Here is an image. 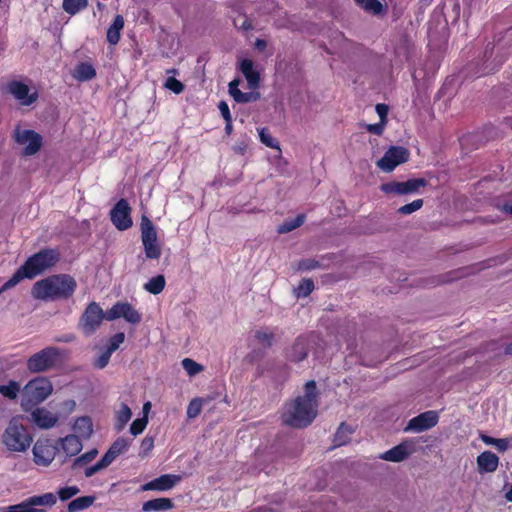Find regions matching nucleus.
Here are the masks:
<instances>
[{
    "instance_id": "obj_1",
    "label": "nucleus",
    "mask_w": 512,
    "mask_h": 512,
    "mask_svg": "<svg viewBox=\"0 0 512 512\" xmlns=\"http://www.w3.org/2000/svg\"><path fill=\"white\" fill-rule=\"evenodd\" d=\"M319 392L314 380H309L304 385V395H299L284 404L281 415L283 425L303 429L308 427L318 413Z\"/></svg>"
},
{
    "instance_id": "obj_2",
    "label": "nucleus",
    "mask_w": 512,
    "mask_h": 512,
    "mask_svg": "<svg viewBox=\"0 0 512 512\" xmlns=\"http://www.w3.org/2000/svg\"><path fill=\"white\" fill-rule=\"evenodd\" d=\"M77 286V281L70 274H54L37 281L31 293L39 300H68L74 295Z\"/></svg>"
},
{
    "instance_id": "obj_3",
    "label": "nucleus",
    "mask_w": 512,
    "mask_h": 512,
    "mask_svg": "<svg viewBox=\"0 0 512 512\" xmlns=\"http://www.w3.org/2000/svg\"><path fill=\"white\" fill-rule=\"evenodd\" d=\"M32 435L19 418H13L5 429L2 441L9 451L24 452L32 443Z\"/></svg>"
},
{
    "instance_id": "obj_4",
    "label": "nucleus",
    "mask_w": 512,
    "mask_h": 512,
    "mask_svg": "<svg viewBox=\"0 0 512 512\" xmlns=\"http://www.w3.org/2000/svg\"><path fill=\"white\" fill-rule=\"evenodd\" d=\"M52 390L51 382L44 377L30 380L22 391L21 405L23 409L28 411L37 406L52 393Z\"/></svg>"
},
{
    "instance_id": "obj_5",
    "label": "nucleus",
    "mask_w": 512,
    "mask_h": 512,
    "mask_svg": "<svg viewBox=\"0 0 512 512\" xmlns=\"http://www.w3.org/2000/svg\"><path fill=\"white\" fill-rule=\"evenodd\" d=\"M62 357L63 354L60 348L48 346L31 355L27 359L26 367L32 373L46 372L61 362Z\"/></svg>"
},
{
    "instance_id": "obj_6",
    "label": "nucleus",
    "mask_w": 512,
    "mask_h": 512,
    "mask_svg": "<svg viewBox=\"0 0 512 512\" xmlns=\"http://www.w3.org/2000/svg\"><path fill=\"white\" fill-rule=\"evenodd\" d=\"M427 184L425 178H411L406 181L392 180L382 183L379 189L387 196H407L419 193L420 189L426 187Z\"/></svg>"
},
{
    "instance_id": "obj_7",
    "label": "nucleus",
    "mask_w": 512,
    "mask_h": 512,
    "mask_svg": "<svg viewBox=\"0 0 512 512\" xmlns=\"http://www.w3.org/2000/svg\"><path fill=\"white\" fill-rule=\"evenodd\" d=\"M60 259V254L56 249L45 248L30 256L24 265L33 278L43 273L45 270L53 267Z\"/></svg>"
},
{
    "instance_id": "obj_8",
    "label": "nucleus",
    "mask_w": 512,
    "mask_h": 512,
    "mask_svg": "<svg viewBox=\"0 0 512 512\" xmlns=\"http://www.w3.org/2000/svg\"><path fill=\"white\" fill-rule=\"evenodd\" d=\"M141 240L147 259H159L161 247L157 241V231L148 216L143 215L140 222Z\"/></svg>"
},
{
    "instance_id": "obj_9",
    "label": "nucleus",
    "mask_w": 512,
    "mask_h": 512,
    "mask_svg": "<svg viewBox=\"0 0 512 512\" xmlns=\"http://www.w3.org/2000/svg\"><path fill=\"white\" fill-rule=\"evenodd\" d=\"M13 138L19 145H25L22 150L23 156L37 154L43 146V137L32 129H21L17 126L14 129Z\"/></svg>"
},
{
    "instance_id": "obj_10",
    "label": "nucleus",
    "mask_w": 512,
    "mask_h": 512,
    "mask_svg": "<svg viewBox=\"0 0 512 512\" xmlns=\"http://www.w3.org/2000/svg\"><path fill=\"white\" fill-rule=\"evenodd\" d=\"M104 319V312L100 305L96 302H91L85 308L81 315L78 323L79 329L86 336H90L96 332V330L102 324Z\"/></svg>"
},
{
    "instance_id": "obj_11",
    "label": "nucleus",
    "mask_w": 512,
    "mask_h": 512,
    "mask_svg": "<svg viewBox=\"0 0 512 512\" xmlns=\"http://www.w3.org/2000/svg\"><path fill=\"white\" fill-rule=\"evenodd\" d=\"M409 150L403 146H391L377 161V166L384 172L390 173L409 160Z\"/></svg>"
},
{
    "instance_id": "obj_12",
    "label": "nucleus",
    "mask_w": 512,
    "mask_h": 512,
    "mask_svg": "<svg viewBox=\"0 0 512 512\" xmlns=\"http://www.w3.org/2000/svg\"><path fill=\"white\" fill-rule=\"evenodd\" d=\"M130 213L131 208L125 199H120L112 208L110 212L111 221L118 230L124 231L132 226Z\"/></svg>"
},
{
    "instance_id": "obj_13",
    "label": "nucleus",
    "mask_w": 512,
    "mask_h": 512,
    "mask_svg": "<svg viewBox=\"0 0 512 512\" xmlns=\"http://www.w3.org/2000/svg\"><path fill=\"white\" fill-rule=\"evenodd\" d=\"M58 450L50 440L39 439L33 447L34 462L37 465L48 466L55 458Z\"/></svg>"
},
{
    "instance_id": "obj_14",
    "label": "nucleus",
    "mask_w": 512,
    "mask_h": 512,
    "mask_svg": "<svg viewBox=\"0 0 512 512\" xmlns=\"http://www.w3.org/2000/svg\"><path fill=\"white\" fill-rule=\"evenodd\" d=\"M118 318H124L131 324H138L142 319L141 314L128 302H117L108 311V320H115Z\"/></svg>"
},
{
    "instance_id": "obj_15",
    "label": "nucleus",
    "mask_w": 512,
    "mask_h": 512,
    "mask_svg": "<svg viewBox=\"0 0 512 512\" xmlns=\"http://www.w3.org/2000/svg\"><path fill=\"white\" fill-rule=\"evenodd\" d=\"M7 90L23 106H30L38 98L37 91L30 93L29 86L18 80L10 81L7 84Z\"/></svg>"
},
{
    "instance_id": "obj_16",
    "label": "nucleus",
    "mask_w": 512,
    "mask_h": 512,
    "mask_svg": "<svg viewBox=\"0 0 512 512\" xmlns=\"http://www.w3.org/2000/svg\"><path fill=\"white\" fill-rule=\"evenodd\" d=\"M439 417L435 411H426L409 420L406 430L422 432L434 427Z\"/></svg>"
},
{
    "instance_id": "obj_17",
    "label": "nucleus",
    "mask_w": 512,
    "mask_h": 512,
    "mask_svg": "<svg viewBox=\"0 0 512 512\" xmlns=\"http://www.w3.org/2000/svg\"><path fill=\"white\" fill-rule=\"evenodd\" d=\"M181 476L175 474H163L141 486V491H168L172 489Z\"/></svg>"
},
{
    "instance_id": "obj_18",
    "label": "nucleus",
    "mask_w": 512,
    "mask_h": 512,
    "mask_svg": "<svg viewBox=\"0 0 512 512\" xmlns=\"http://www.w3.org/2000/svg\"><path fill=\"white\" fill-rule=\"evenodd\" d=\"M411 453L412 449L410 444L407 442H402L382 453L380 458L390 462H401L405 460Z\"/></svg>"
},
{
    "instance_id": "obj_19",
    "label": "nucleus",
    "mask_w": 512,
    "mask_h": 512,
    "mask_svg": "<svg viewBox=\"0 0 512 512\" xmlns=\"http://www.w3.org/2000/svg\"><path fill=\"white\" fill-rule=\"evenodd\" d=\"M31 416L34 423L42 429H49L58 421V416L45 408H36Z\"/></svg>"
},
{
    "instance_id": "obj_20",
    "label": "nucleus",
    "mask_w": 512,
    "mask_h": 512,
    "mask_svg": "<svg viewBox=\"0 0 512 512\" xmlns=\"http://www.w3.org/2000/svg\"><path fill=\"white\" fill-rule=\"evenodd\" d=\"M477 465L480 473H492L498 468L499 458L491 451H484L478 455Z\"/></svg>"
},
{
    "instance_id": "obj_21",
    "label": "nucleus",
    "mask_w": 512,
    "mask_h": 512,
    "mask_svg": "<svg viewBox=\"0 0 512 512\" xmlns=\"http://www.w3.org/2000/svg\"><path fill=\"white\" fill-rule=\"evenodd\" d=\"M129 446L130 442L127 439L119 437L112 443L102 458L110 465L119 455L124 453Z\"/></svg>"
},
{
    "instance_id": "obj_22",
    "label": "nucleus",
    "mask_w": 512,
    "mask_h": 512,
    "mask_svg": "<svg viewBox=\"0 0 512 512\" xmlns=\"http://www.w3.org/2000/svg\"><path fill=\"white\" fill-rule=\"evenodd\" d=\"M308 355V341L305 336H299L296 338L290 354L289 359L294 362L303 361Z\"/></svg>"
},
{
    "instance_id": "obj_23",
    "label": "nucleus",
    "mask_w": 512,
    "mask_h": 512,
    "mask_svg": "<svg viewBox=\"0 0 512 512\" xmlns=\"http://www.w3.org/2000/svg\"><path fill=\"white\" fill-rule=\"evenodd\" d=\"M59 442L61 449L68 457L75 456L82 450V442L77 435H68Z\"/></svg>"
},
{
    "instance_id": "obj_24",
    "label": "nucleus",
    "mask_w": 512,
    "mask_h": 512,
    "mask_svg": "<svg viewBox=\"0 0 512 512\" xmlns=\"http://www.w3.org/2000/svg\"><path fill=\"white\" fill-rule=\"evenodd\" d=\"M240 71L244 75L251 88L258 86L260 82V74L254 69V64L251 59H243L241 61Z\"/></svg>"
},
{
    "instance_id": "obj_25",
    "label": "nucleus",
    "mask_w": 512,
    "mask_h": 512,
    "mask_svg": "<svg viewBox=\"0 0 512 512\" xmlns=\"http://www.w3.org/2000/svg\"><path fill=\"white\" fill-rule=\"evenodd\" d=\"M174 503L170 498H155L143 503L142 510L144 512H164L172 509Z\"/></svg>"
},
{
    "instance_id": "obj_26",
    "label": "nucleus",
    "mask_w": 512,
    "mask_h": 512,
    "mask_svg": "<svg viewBox=\"0 0 512 512\" xmlns=\"http://www.w3.org/2000/svg\"><path fill=\"white\" fill-rule=\"evenodd\" d=\"M24 278L33 279L30 272L23 264L16 272L0 287V294L6 290H9L20 283Z\"/></svg>"
},
{
    "instance_id": "obj_27",
    "label": "nucleus",
    "mask_w": 512,
    "mask_h": 512,
    "mask_svg": "<svg viewBox=\"0 0 512 512\" xmlns=\"http://www.w3.org/2000/svg\"><path fill=\"white\" fill-rule=\"evenodd\" d=\"M74 431L78 434L77 436L84 439L90 438L93 433V423L90 417L82 416L78 417L74 423Z\"/></svg>"
},
{
    "instance_id": "obj_28",
    "label": "nucleus",
    "mask_w": 512,
    "mask_h": 512,
    "mask_svg": "<svg viewBox=\"0 0 512 512\" xmlns=\"http://www.w3.org/2000/svg\"><path fill=\"white\" fill-rule=\"evenodd\" d=\"M124 27V19L121 15H116L112 24L107 30V41L111 45H116L120 40V32Z\"/></svg>"
},
{
    "instance_id": "obj_29",
    "label": "nucleus",
    "mask_w": 512,
    "mask_h": 512,
    "mask_svg": "<svg viewBox=\"0 0 512 512\" xmlns=\"http://www.w3.org/2000/svg\"><path fill=\"white\" fill-rule=\"evenodd\" d=\"M95 76L96 70L88 62H80L75 68L74 77L79 81H89L95 78Z\"/></svg>"
},
{
    "instance_id": "obj_30",
    "label": "nucleus",
    "mask_w": 512,
    "mask_h": 512,
    "mask_svg": "<svg viewBox=\"0 0 512 512\" xmlns=\"http://www.w3.org/2000/svg\"><path fill=\"white\" fill-rule=\"evenodd\" d=\"M353 432L354 430L350 426H348L345 422H342L334 435V446H342L347 444Z\"/></svg>"
},
{
    "instance_id": "obj_31",
    "label": "nucleus",
    "mask_w": 512,
    "mask_h": 512,
    "mask_svg": "<svg viewBox=\"0 0 512 512\" xmlns=\"http://www.w3.org/2000/svg\"><path fill=\"white\" fill-rule=\"evenodd\" d=\"M94 496H82L72 500L68 504V512H78L89 508L95 501Z\"/></svg>"
},
{
    "instance_id": "obj_32",
    "label": "nucleus",
    "mask_w": 512,
    "mask_h": 512,
    "mask_svg": "<svg viewBox=\"0 0 512 512\" xmlns=\"http://www.w3.org/2000/svg\"><path fill=\"white\" fill-rule=\"evenodd\" d=\"M165 285V277L163 275H157L144 284V289L153 295H158L164 290Z\"/></svg>"
},
{
    "instance_id": "obj_33",
    "label": "nucleus",
    "mask_w": 512,
    "mask_h": 512,
    "mask_svg": "<svg viewBox=\"0 0 512 512\" xmlns=\"http://www.w3.org/2000/svg\"><path fill=\"white\" fill-rule=\"evenodd\" d=\"M305 218L304 214H299L293 219L285 220L281 225H279L277 229L278 233L285 234L297 229L305 222Z\"/></svg>"
},
{
    "instance_id": "obj_34",
    "label": "nucleus",
    "mask_w": 512,
    "mask_h": 512,
    "mask_svg": "<svg viewBox=\"0 0 512 512\" xmlns=\"http://www.w3.org/2000/svg\"><path fill=\"white\" fill-rule=\"evenodd\" d=\"M132 417V411L129 406L122 403L119 411L117 412L115 428L117 431H121Z\"/></svg>"
},
{
    "instance_id": "obj_35",
    "label": "nucleus",
    "mask_w": 512,
    "mask_h": 512,
    "mask_svg": "<svg viewBox=\"0 0 512 512\" xmlns=\"http://www.w3.org/2000/svg\"><path fill=\"white\" fill-rule=\"evenodd\" d=\"M88 6V0H63L62 8L69 15L73 16Z\"/></svg>"
},
{
    "instance_id": "obj_36",
    "label": "nucleus",
    "mask_w": 512,
    "mask_h": 512,
    "mask_svg": "<svg viewBox=\"0 0 512 512\" xmlns=\"http://www.w3.org/2000/svg\"><path fill=\"white\" fill-rule=\"evenodd\" d=\"M19 392L20 384L14 380L9 381L6 385H0V394L10 400L16 399Z\"/></svg>"
},
{
    "instance_id": "obj_37",
    "label": "nucleus",
    "mask_w": 512,
    "mask_h": 512,
    "mask_svg": "<svg viewBox=\"0 0 512 512\" xmlns=\"http://www.w3.org/2000/svg\"><path fill=\"white\" fill-rule=\"evenodd\" d=\"M97 454L98 450L95 448L85 452L84 454L80 455L74 460L72 468L77 469L78 467H82L89 464L96 458Z\"/></svg>"
},
{
    "instance_id": "obj_38",
    "label": "nucleus",
    "mask_w": 512,
    "mask_h": 512,
    "mask_svg": "<svg viewBox=\"0 0 512 512\" xmlns=\"http://www.w3.org/2000/svg\"><path fill=\"white\" fill-rule=\"evenodd\" d=\"M260 141L267 147L277 149L280 151V145L277 139H275L267 128H261L259 130Z\"/></svg>"
},
{
    "instance_id": "obj_39",
    "label": "nucleus",
    "mask_w": 512,
    "mask_h": 512,
    "mask_svg": "<svg viewBox=\"0 0 512 512\" xmlns=\"http://www.w3.org/2000/svg\"><path fill=\"white\" fill-rule=\"evenodd\" d=\"M314 282L310 278H304L295 289L297 297H307L314 290Z\"/></svg>"
},
{
    "instance_id": "obj_40",
    "label": "nucleus",
    "mask_w": 512,
    "mask_h": 512,
    "mask_svg": "<svg viewBox=\"0 0 512 512\" xmlns=\"http://www.w3.org/2000/svg\"><path fill=\"white\" fill-rule=\"evenodd\" d=\"M202 406H203L202 398L197 397V398L192 399L187 406L186 414H187L188 419H194L197 416H199L202 411Z\"/></svg>"
},
{
    "instance_id": "obj_41",
    "label": "nucleus",
    "mask_w": 512,
    "mask_h": 512,
    "mask_svg": "<svg viewBox=\"0 0 512 512\" xmlns=\"http://www.w3.org/2000/svg\"><path fill=\"white\" fill-rule=\"evenodd\" d=\"M254 337L264 347L269 348L273 344L275 334L273 332L260 329L255 331Z\"/></svg>"
},
{
    "instance_id": "obj_42",
    "label": "nucleus",
    "mask_w": 512,
    "mask_h": 512,
    "mask_svg": "<svg viewBox=\"0 0 512 512\" xmlns=\"http://www.w3.org/2000/svg\"><path fill=\"white\" fill-rule=\"evenodd\" d=\"M423 204H424L423 199H421V198L415 199L412 202L399 207L397 210V213L400 215L412 214V213L418 211L419 209H421L423 207Z\"/></svg>"
},
{
    "instance_id": "obj_43",
    "label": "nucleus",
    "mask_w": 512,
    "mask_h": 512,
    "mask_svg": "<svg viewBox=\"0 0 512 512\" xmlns=\"http://www.w3.org/2000/svg\"><path fill=\"white\" fill-rule=\"evenodd\" d=\"M182 366L190 376H194L203 370L202 365L190 358H184L182 360Z\"/></svg>"
},
{
    "instance_id": "obj_44",
    "label": "nucleus",
    "mask_w": 512,
    "mask_h": 512,
    "mask_svg": "<svg viewBox=\"0 0 512 512\" xmlns=\"http://www.w3.org/2000/svg\"><path fill=\"white\" fill-rule=\"evenodd\" d=\"M147 424H148L147 415H144L142 418L135 419L130 425V433L133 436H137V435L141 434L145 430Z\"/></svg>"
},
{
    "instance_id": "obj_45",
    "label": "nucleus",
    "mask_w": 512,
    "mask_h": 512,
    "mask_svg": "<svg viewBox=\"0 0 512 512\" xmlns=\"http://www.w3.org/2000/svg\"><path fill=\"white\" fill-rule=\"evenodd\" d=\"M164 87L175 94L182 93L185 88L184 84L175 77H168L164 83Z\"/></svg>"
},
{
    "instance_id": "obj_46",
    "label": "nucleus",
    "mask_w": 512,
    "mask_h": 512,
    "mask_svg": "<svg viewBox=\"0 0 512 512\" xmlns=\"http://www.w3.org/2000/svg\"><path fill=\"white\" fill-rule=\"evenodd\" d=\"M124 340H125V334L123 332H118V333L114 334L109 339V343H108L106 350L112 354L120 347V345L124 342Z\"/></svg>"
},
{
    "instance_id": "obj_47",
    "label": "nucleus",
    "mask_w": 512,
    "mask_h": 512,
    "mask_svg": "<svg viewBox=\"0 0 512 512\" xmlns=\"http://www.w3.org/2000/svg\"><path fill=\"white\" fill-rule=\"evenodd\" d=\"M153 448H154V437L145 436L143 438V440L141 441L139 456L141 458L148 456L149 453L153 450Z\"/></svg>"
},
{
    "instance_id": "obj_48",
    "label": "nucleus",
    "mask_w": 512,
    "mask_h": 512,
    "mask_svg": "<svg viewBox=\"0 0 512 512\" xmlns=\"http://www.w3.org/2000/svg\"><path fill=\"white\" fill-rule=\"evenodd\" d=\"M80 492V489L77 486H66L60 488L57 492L58 497L61 501H66L77 495Z\"/></svg>"
},
{
    "instance_id": "obj_49",
    "label": "nucleus",
    "mask_w": 512,
    "mask_h": 512,
    "mask_svg": "<svg viewBox=\"0 0 512 512\" xmlns=\"http://www.w3.org/2000/svg\"><path fill=\"white\" fill-rule=\"evenodd\" d=\"M320 262L313 258L301 259L297 264V269L300 271H310L319 268Z\"/></svg>"
},
{
    "instance_id": "obj_50",
    "label": "nucleus",
    "mask_w": 512,
    "mask_h": 512,
    "mask_svg": "<svg viewBox=\"0 0 512 512\" xmlns=\"http://www.w3.org/2000/svg\"><path fill=\"white\" fill-rule=\"evenodd\" d=\"M362 8L376 15L383 11V5L379 0H366Z\"/></svg>"
},
{
    "instance_id": "obj_51",
    "label": "nucleus",
    "mask_w": 512,
    "mask_h": 512,
    "mask_svg": "<svg viewBox=\"0 0 512 512\" xmlns=\"http://www.w3.org/2000/svg\"><path fill=\"white\" fill-rule=\"evenodd\" d=\"M109 465L104 461L103 458H101L99 461H97V463H95L94 465L92 466H89L85 469V476L87 478L89 477H92L94 474H96L97 472H99L100 470L102 469H105L106 467H108Z\"/></svg>"
},
{
    "instance_id": "obj_52",
    "label": "nucleus",
    "mask_w": 512,
    "mask_h": 512,
    "mask_svg": "<svg viewBox=\"0 0 512 512\" xmlns=\"http://www.w3.org/2000/svg\"><path fill=\"white\" fill-rule=\"evenodd\" d=\"M111 355L112 354L109 351L105 350L98 358L95 359L93 365L98 369L105 368L110 361Z\"/></svg>"
},
{
    "instance_id": "obj_53",
    "label": "nucleus",
    "mask_w": 512,
    "mask_h": 512,
    "mask_svg": "<svg viewBox=\"0 0 512 512\" xmlns=\"http://www.w3.org/2000/svg\"><path fill=\"white\" fill-rule=\"evenodd\" d=\"M386 124L383 122H378L374 124H368L366 126V130L374 135H382L385 130Z\"/></svg>"
},
{
    "instance_id": "obj_54",
    "label": "nucleus",
    "mask_w": 512,
    "mask_h": 512,
    "mask_svg": "<svg viewBox=\"0 0 512 512\" xmlns=\"http://www.w3.org/2000/svg\"><path fill=\"white\" fill-rule=\"evenodd\" d=\"M375 110L379 116V121L383 122L387 125V115L389 111V107L386 104L379 103L376 105Z\"/></svg>"
},
{
    "instance_id": "obj_55",
    "label": "nucleus",
    "mask_w": 512,
    "mask_h": 512,
    "mask_svg": "<svg viewBox=\"0 0 512 512\" xmlns=\"http://www.w3.org/2000/svg\"><path fill=\"white\" fill-rule=\"evenodd\" d=\"M255 99L256 97H254L253 93H244L241 91L240 93H236L234 100L237 103H249Z\"/></svg>"
},
{
    "instance_id": "obj_56",
    "label": "nucleus",
    "mask_w": 512,
    "mask_h": 512,
    "mask_svg": "<svg viewBox=\"0 0 512 512\" xmlns=\"http://www.w3.org/2000/svg\"><path fill=\"white\" fill-rule=\"evenodd\" d=\"M510 446V439L508 438H498L495 444V448L498 452H505Z\"/></svg>"
},
{
    "instance_id": "obj_57",
    "label": "nucleus",
    "mask_w": 512,
    "mask_h": 512,
    "mask_svg": "<svg viewBox=\"0 0 512 512\" xmlns=\"http://www.w3.org/2000/svg\"><path fill=\"white\" fill-rule=\"evenodd\" d=\"M218 108L224 121L232 119L229 106L225 101H220Z\"/></svg>"
},
{
    "instance_id": "obj_58",
    "label": "nucleus",
    "mask_w": 512,
    "mask_h": 512,
    "mask_svg": "<svg viewBox=\"0 0 512 512\" xmlns=\"http://www.w3.org/2000/svg\"><path fill=\"white\" fill-rule=\"evenodd\" d=\"M238 80H233L229 83V93L235 99L236 93H240L241 90L238 89Z\"/></svg>"
},
{
    "instance_id": "obj_59",
    "label": "nucleus",
    "mask_w": 512,
    "mask_h": 512,
    "mask_svg": "<svg viewBox=\"0 0 512 512\" xmlns=\"http://www.w3.org/2000/svg\"><path fill=\"white\" fill-rule=\"evenodd\" d=\"M480 439L487 445L495 446L496 441L498 438H493L491 436H488L486 434H480Z\"/></svg>"
},
{
    "instance_id": "obj_60",
    "label": "nucleus",
    "mask_w": 512,
    "mask_h": 512,
    "mask_svg": "<svg viewBox=\"0 0 512 512\" xmlns=\"http://www.w3.org/2000/svg\"><path fill=\"white\" fill-rule=\"evenodd\" d=\"M75 340V335L73 334H65L62 337L57 338L58 342L69 343Z\"/></svg>"
},
{
    "instance_id": "obj_61",
    "label": "nucleus",
    "mask_w": 512,
    "mask_h": 512,
    "mask_svg": "<svg viewBox=\"0 0 512 512\" xmlns=\"http://www.w3.org/2000/svg\"><path fill=\"white\" fill-rule=\"evenodd\" d=\"M255 47L256 49L262 51L267 47V42L264 39H256Z\"/></svg>"
},
{
    "instance_id": "obj_62",
    "label": "nucleus",
    "mask_w": 512,
    "mask_h": 512,
    "mask_svg": "<svg viewBox=\"0 0 512 512\" xmlns=\"http://www.w3.org/2000/svg\"><path fill=\"white\" fill-rule=\"evenodd\" d=\"M224 130H225V133L227 135H230L232 133V131H233L232 119L225 120V128H224Z\"/></svg>"
},
{
    "instance_id": "obj_63",
    "label": "nucleus",
    "mask_w": 512,
    "mask_h": 512,
    "mask_svg": "<svg viewBox=\"0 0 512 512\" xmlns=\"http://www.w3.org/2000/svg\"><path fill=\"white\" fill-rule=\"evenodd\" d=\"M241 28L245 31H249L253 29L251 22L248 19H245L241 25Z\"/></svg>"
},
{
    "instance_id": "obj_64",
    "label": "nucleus",
    "mask_w": 512,
    "mask_h": 512,
    "mask_svg": "<svg viewBox=\"0 0 512 512\" xmlns=\"http://www.w3.org/2000/svg\"><path fill=\"white\" fill-rule=\"evenodd\" d=\"M503 210L508 213V214H511L512 215V204H505L503 206Z\"/></svg>"
}]
</instances>
